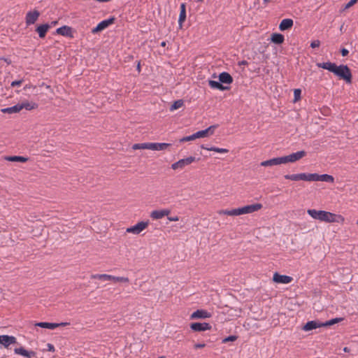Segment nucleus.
<instances>
[{
	"instance_id": "c85d7f7f",
	"label": "nucleus",
	"mask_w": 358,
	"mask_h": 358,
	"mask_svg": "<svg viewBox=\"0 0 358 358\" xmlns=\"http://www.w3.org/2000/svg\"><path fill=\"white\" fill-rule=\"evenodd\" d=\"M1 111L3 113H9V114L19 113L20 111V103H17L11 107L2 108L1 110Z\"/></svg>"
},
{
	"instance_id": "6e6d98bb",
	"label": "nucleus",
	"mask_w": 358,
	"mask_h": 358,
	"mask_svg": "<svg viewBox=\"0 0 358 358\" xmlns=\"http://www.w3.org/2000/svg\"><path fill=\"white\" fill-rule=\"evenodd\" d=\"M166 42H165V41H162V42L161 43V46H162V47H165V46H166Z\"/></svg>"
},
{
	"instance_id": "864d4df0",
	"label": "nucleus",
	"mask_w": 358,
	"mask_h": 358,
	"mask_svg": "<svg viewBox=\"0 0 358 358\" xmlns=\"http://www.w3.org/2000/svg\"><path fill=\"white\" fill-rule=\"evenodd\" d=\"M137 70L138 72L141 71V64H140V62H138V64H137Z\"/></svg>"
},
{
	"instance_id": "4be33fe9",
	"label": "nucleus",
	"mask_w": 358,
	"mask_h": 358,
	"mask_svg": "<svg viewBox=\"0 0 358 358\" xmlns=\"http://www.w3.org/2000/svg\"><path fill=\"white\" fill-rule=\"evenodd\" d=\"M171 145L170 143H150V150H164Z\"/></svg>"
},
{
	"instance_id": "37998d69",
	"label": "nucleus",
	"mask_w": 358,
	"mask_h": 358,
	"mask_svg": "<svg viewBox=\"0 0 358 358\" xmlns=\"http://www.w3.org/2000/svg\"><path fill=\"white\" fill-rule=\"evenodd\" d=\"M357 0H350L347 4H345L344 8L348 9L356 3Z\"/></svg>"
},
{
	"instance_id": "a18cd8bd",
	"label": "nucleus",
	"mask_w": 358,
	"mask_h": 358,
	"mask_svg": "<svg viewBox=\"0 0 358 358\" xmlns=\"http://www.w3.org/2000/svg\"><path fill=\"white\" fill-rule=\"evenodd\" d=\"M23 82V80H15L11 83L12 87L20 86Z\"/></svg>"
},
{
	"instance_id": "49530a36",
	"label": "nucleus",
	"mask_w": 358,
	"mask_h": 358,
	"mask_svg": "<svg viewBox=\"0 0 358 358\" xmlns=\"http://www.w3.org/2000/svg\"><path fill=\"white\" fill-rule=\"evenodd\" d=\"M47 348H48V350L50 352H55V350L54 345L51 343H48Z\"/></svg>"
},
{
	"instance_id": "423d86ee",
	"label": "nucleus",
	"mask_w": 358,
	"mask_h": 358,
	"mask_svg": "<svg viewBox=\"0 0 358 358\" xmlns=\"http://www.w3.org/2000/svg\"><path fill=\"white\" fill-rule=\"evenodd\" d=\"M149 224V221H141L138 222L134 226L130 227L127 229V233H131L134 234H139L143 230L146 229Z\"/></svg>"
},
{
	"instance_id": "5701e85b",
	"label": "nucleus",
	"mask_w": 358,
	"mask_h": 358,
	"mask_svg": "<svg viewBox=\"0 0 358 358\" xmlns=\"http://www.w3.org/2000/svg\"><path fill=\"white\" fill-rule=\"evenodd\" d=\"M50 27V24H43L38 26L36 31L38 32L39 37L43 38L45 36L47 31Z\"/></svg>"
},
{
	"instance_id": "f3484780",
	"label": "nucleus",
	"mask_w": 358,
	"mask_h": 358,
	"mask_svg": "<svg viewBox=\"0 0 358 358\" xmlns=\"http://www.w3.org/2000/svg\"><path fill=\"white\" fill-rule=\"evenodd\" d=\"M56 33L64 36H68L70 38L73 37L72 28L66 25L62 26L57 29Z\"/></svg>"
},
{
	"instance_id": "4468645a",
	"label": "nucleus",
	"mask_w": 358,
	"mask_h": 358,
	"mask_svg": "<svg viewBox=\"0 0 358 358\" xmlns=\"http://www.w3.org/2000/svg\"><path fill=\"white\" fill-rule=\"evenodd\" d=\"M306 155V152L304 150H301V151H298L296 152L292 153L289 155H287L285 157H286L287 163L288 162L293 163V162H295L301 159Z\"/></svg>"
},
{
	"instance_id": "8fccbe9b",
	"label": "nucleus",
	"mask_w": 358,
	"mask_h": 358,
	"mask_svg": "<svg viewBox=\"0 0 358 358\" xmlns=\"http://www.w3.org/2000/svg\"><path fill=\"white\" fill-rule=\"evenodd\" d=\"M168 220L169 221H172V222H176V221H178L179 220V217L178 216H174V217H168Z\"/></svg>"
},
{
	"instance_id": "13d9d810",
	"label": "nucleus",
	"mask_w": 358,
	"mask_h": 358,
	"mask_svg": "<svg viewBox=\"0 0 358 358\" xmlns=\"http://www.w3.org/2000/svg\"><path fill=\"white\" fill-rule=\"evenodd\" d=\"M268 0H264V3H266Z\"/></svg>"
},
{
	"instance_id": "dca6fc26",
	"label": "nucleus",
	"mask_w": 358,
	"mask_h": 358,
	"mask_svg": "<svg viewBox=\"0 0 358 358\" xmlns=\"http://www.w3.org/2000/svg\"><path fill=\"white\" fill-rule=\"evenodd\" d=\"M211 317V313L206 310L199 309L194 311L190 316L191 319H206Z\"/></svg>"
},
{
	"instance_id": "a211bd4d",
	"label": "nucleus",
	"mask_w": 358,
	"mask_h": 358,
	"mask_svg": "<svg viewBox=\"0 0 358 358\" xmlns=\"http://www.w3.org/2000/svg\"><path fill=\"white\" fill-rule=\"evenodd\" d=\"M15 354L21 355L27 358H31L32 357H36V352L34 351H27L24 348H18L14 350Z\"/></svg>"
},
{
	"instance_id": "20e7f679",
	"label": "nucleus",
	"mask_w": 358,
	"mask_h": 358,
	"mask_svg": "<svg viewBox=\"0 0 358 358\" xmlns=\"http://www.w3.org/2000/svg\"><path fill=\"white\" fill-rule=\"evenodd\" d=\"M91 278L92 279H99L101 280H113L114 282H129V280L127 277H116L111 275L108 274H92L91 275Z\"/></svg>"
},
{
	"instance_id": "473e14b6",
	"label": "nucleus",
	"mask_w": 358,
	"mask_h": 358,
	"mask_svg": "<svg viewBox=\"0 0 358 358\" xmlns=\"http://www.w3.org/2000/svg\"><path fill=\"white\" fill-rule=\"evenodd\" d=\"M133 150H150V143H135L132 145Z\"/></svg>"
},
{
	"instance_id": "6e6552de",
	"label": "nucleus",
	"mask_w": 358,
	"mask_h": 358,
	"mask_svg": "<svg viewBox=\"0 0 358 358\" xmlns=\"http://www.w3.org/2000/svg\"><path fill=\"white\" fill-rule=\"evenodd\" d=\"M310 181H324L327 182H334V178L332 176L328 174L319 175L317 173H310Z\"/></svg>"
},
{
	"instance_id": "3c124183",
	"label": "nucleus",
	"mask_w": 358,
	"mask_h": 358,
	"mask_svg": "<svg viewBox=\"0 0 358 358\" xmlns=\"http://www.w3.org/2000/svg\"><path fill=\"white\" fill-rule=\"evenodd\" d=\"M57 324V327H66L68 325H70L69 322H61V323H56Z\"/></svg>"
},
{
	"instance_id": "7ed1b4c3",
	"label": "nucleus",
	"mask_w": 358,
	"mask_h": 358,
	"mask_svg": "<svg viewBox=\"0 0 358 358\" xmlns=\"http://www.w3.org/2000/svg\"><path fill=\"white\" fill-rule=\"evenodd\" d=\"M333 73L339 77L341 79H343L346 81L347 83H352V73L350 69L347 65L341 64L340 66L336 65V68L334 70Z\"/></svg>"
},
{
	"instance_id": "f704fd0d",
	"label": "nucleus",
	"mask_w": 358,
	"mask_h": 358,
	"mask_svg": "<svg viewBox=\"0 0 358 358\" xmlns=\"http://www.w3.org/2000/svg\"><path fill=\"white\" fill-rule=\"evenodd\" d=\"M184 104V101L182 99H178L177 101H175L173 103L170 107V110L173 111L174 110L178 109L180 107H182Z\"/></svg>"
},
{
	"instance_id": "a878e982",
	"label": "nucleus",
	"mask_w": 358,
	"mask_h": 358,
	"mask_svg": "<svg viewBox=\"0 0 358 358\" xmlns=\"http://www.w3.org/2000/svg\"><path fill=\"white\" fill-rule=\"evenodd\" d=\"M186 19V8H185V3H182L180 5V12L178 19V24L180 27H181L182 25V23L185 22Z\"/></svg>"
},
{
	"instance_id": "6ab92c4d",
	"label": "nucleus",
	"mask_w": 358,
	"mask_h": 358,
	"mask_svg": "<svg viewBox=\"0 0 358 358\" xmlns=\"http://www.w3.org/2000/svg\"><path fill=\"white\" fill-rule=\"evenodd\" d=\"M219 80L222 83V85H229L233 83V78L229 73L222 72L219 75Z\"/></svg>"
},
{
	"instance_id": "1a4fd4ad",
	"label": "nucleus",
	"mask_w": 358,
	"mask_h": 358,
	"mask_svg": "<svg viewBox=\"0 0 358 358\" xmlns=\"http://www.w3.org/2000/svg\"><path fill=\"white\" fill-rule=\"evenodd\" d=\"M115 21V18L114 17H110L109 19H107V20H103L101 22H100L96 27H94V29H92V34H96L97 32H99L103 29H105L106 28H107L109 25L112 24Z\"/></svg>"
},
{
	"instance_id": "09e8293b",
	"label": "nucleus",
	"mask_w": 358,
	"mask_h": 358,
	"mask_svg": "<svg viewBox=\"0 0 358 358\" xmlns=\"http://www.w3.org/2000/svg\"><path fill=\"white\" fill-rule=\"evenodd\" d=\"M206 346V344L205 343H196L194 345V348L195 349H198V348H203Z\"/></svg>"
},
{
	"instance_id": "f8f14e48",
	"label": "nucleus",
	"mask_w": 358,
	"mask_h": 358,
	"mask_svg": "<svg viewBox=\"0 0 358 358\" xmlns=\"http://www.w3.org/2000/svg\"><path fill=\"white\" fill-rule=\"evenodd\" d=\"M190 328L194 331H203L206 330H210L212 327L209 323L207 322H194L190 324Z\"/></svg>"
},
{
	"instance_id": "72a5a7b5",
	"label": "nucleus",
	"mask_w": 358,
	"mask_h": 358,
	"mask_svg": "<svg viewBox=\"0 0 358 358\" xmlns=\"http://www.w3.org/2000/svg\"><path fill=\"white\" fill-rule=\"evenodd\" d=\"M271 160H272L273 166L280 165L282 164L287 163L285 156L273 158V159H271Z\"/></svg>"
},
{
	"instance_id": "2f4dec72",
	"label": "nucleus",
	"mask_w": 358,
	"mask_h": 358,
	"mask_svg": "<svg viewBox=\"0 0 358 358\" xmlns=\"http://www.w3.org/2000/svg\"><path fill=\"white\" fill-rule=\"evenodd\" d=\"M201 148L202 149H205V150H209V151H214V152H219V153H227V152H229V150L225 149V148H217V147H210V148H208V147H206L203 145H202L201 146Z\"/></svg>"
},
{
	"instance_id": "2eb2a0df",
	"label": "nucleus",
	"mask_w": 358,
	"mask_h": 358,
	"mask_svg": "<svg viewBox=\"0 0 358 358\" xmlns=\"http://www.w3.org/2000/svg\"><path fill=\"white\" fill-rule=\"evenodd\" d=\"M273 280L277 283L288 284L292 282V278L276 272L273 274Z\"/></svg>"
},
{
	"instance_id": "7c9ffc66",
	"label": "nucleus",
	"mask_w": 358,
	"mask_h": 358,
	"mask_svg": "<svg viewBox=\"0 0 358 358\" xmlns=\"http://www.w3.org/2000/svg\"><path fill=\"white\" fill-rule=\"evenodd\" d=\"M36 326L40 327L41 328H46L50 329H54L57 327V324L56 323H51V322H38L36 324Z\"/></svg>"
},
{
	"instance_id": "393cba45",
	"label": "nucleus",
	"mask_w": 358,
	"mask_h": 358,
	"mask_svg": "<svg viewBox=\"0 0 358 358\" xmlns=\"http://www.w3.org/2000/svg\"><path fill=\"white\" fill-rule=\"evenodd\" d=\"M38 108V104L34 102L24 101L20 103V110L25 108L27 110H31Z\"/></svg>"
},
{
	"instance_id": "c03bdc74",
	"label": "nucleus",
	"mask_w": 358,
	"mask_h": 358,
	"mask_svg": "<svg viewBox=\"0 0 358 358\" xmlns=\"http://www.w3.org/2000/svg\"><path fill=\"white\" fill-rule=\"evenodd\" d=\"M217 127L216 125H212V126H210L209 127H208L207 129H205V131H207V134L210 132V134H213V131H214V129Z\"/></svg>"
},
{
	"instance_id": "a19ab883",
	"label": "nucleus",
	"mask_w": 358,
	"mask_h": 358,
	"mask_svg": "<svg viewBox=\"0 0 358 358\" xmlns=\"http://www.w3.org/2000/svg\"><path fill=\"white\" fill-rule=\"evenodd\" d=\"M260 165L262 166H273L272 160L271 159L268 160L263 161L261 162Z\"/></svg>"
},
{
	"instance_id": "9b49d317",
	"label": "nucleus",
	"mask_w": 358,
	"mask_h": 358,
	"mask_svg": "<svg viewBox=\"0 0 358 358\" xmlns=\"http://www.w3.org/2000/svg\"><path fill=\"white\" fill-rule=\"evenodd\" d=\"M40 16L39 11L34 10L29 11L25 17V22L27 26L34 24Z\"/></svg>"
},
{
	"instance_id": "9d476101",
	"label": "nucleus",
	"mask_w": 358,
	"mask_h": 358,
	"mask_svg": "<svg viewBox=\"0 0 358 358\" xmlns=\"http://www.w3.org/2000/svg\"><path fill=\"white\" fill-rule=\"evenodd\" d=\"M15 343H17V339L15 336L8 335L0 336V344L4 348H8L10 345Z\"/></svg>"
},
{
	"instance_id": "c756f323",
	"label": "nucleus",
	"mask_w": 358,
	"mask_h": 358,
	"mask_svg": "<svg viewBox=\"0 0 358 358\" xmlns=\"http://www.w3.org/2000/svg\"><path fill=\"white\" fill-rule=\"evenodd\" d=\"M5 159L9 162H26L28 158L22 156H7Z\"/></svg>"
},
{
	"instance_id": "ddd939ff",
	"label": "nucleus",
	"mask_w": 358,
	"mask_h": 358,
	"mask_svg": "<svg viewBox=\"0 0 358 358\" xmlns=\"http://www.w3.org/2000/svg\"><path fill=\"white\" fill-rule=\"evenodd\" d=\"M171 213V210L168 208L162 210H155L151 212L150 217L153 220H159L164 216H168Z\"/></svg>"
},
{
	"instance_id": "58836bf2",
	"label": "nucleus",
	"mask_w": 358,
	"mask_h": 358,
	"mask_svg": "<svg viewBox=\"0 0 358 358\" xmlns=\"http://www.w3.org/2000/svg\"><path fill=\"white\" fill-rule=\"evenodd\" d=\"M237 338H238V336L231 335V336H229L226 337L225 338H224L222 340V343H227V342H229V341H235L237 340Z\"/></svg>"
},
{
	"instance_id": "f257e3e1",
	"label": "nucleus",
	"mask_w": 358,
	"mask_h": 358,
	"mask_svg": "<svg viewBox=\"0 0 358 358\" xmlns=\"http://www.w3.org/2000/svg\"><path fill=\"white\" fill-rule=\"evenodd\" d=\"M308 214L313 219L318 220L325 222H343L345 218L341 215H336L325 210H317L315 209H308Z\"/></svg>"
},
{
	"instance_id": "4c0bfd02",
	"label": "nucleus",
	"mask_w": 358,
	"mask_h": 358,
	"mask_svg": "<svg viewBox=\"0 0 358 358\" xmlns=\"http://www.w3.org/2000/svg\"><path fill=\"white\" fill-rule=\"evenodd\" d=\"M301 91L300 89H296L294 91V101L296 102L301 99Z\"/></svg>"
},
{
	"instance_id": "bf43d9fd",
	"label": "nucleus",
	"mask_w": 358,
	"mask_h": 358,
	"mask_svg": "<svg viewBox=\"0 0 358 358\" xmlns=\"http://www.w3.org/2000/svg\"><path fill=\"white\" fill-rule=\"evenodd\" d=\"M52 24H57V22H56V21H55V22H52Z\"/></svg>"
},
{
	"instance_id": "f03ea898",
	"label": "nucleus",
	"mask_w": 358,
	"mask_h": 358,
	"mask_svg": "<svg viewBox=\"0 0 358 358\" xmlns=\"http://www.w3.org/2000/svg\"><path fill=\"white\" fill-rule=\"evenodd\" d=\"M262 208V203H255L245 206L241 208H234L231 210H220L218 211L220 215H227L229 216H238L243 214H249L258 211Z\"/></svg>"
},
{
	"instance_id": "79ce46f5",
	"label": "nucleus",
	"mask_w": 358,
	"mask_h": 358,
	"mask_svg": "<svg viewBox=\"0 0 358 358\" xmlns=\"http://www.w3.org/2000/svg\"><path fill=\"white\" fill-rule=\"evenodd\" d=\"M320 45V41L319 40H315L310 43V47L312 48H318Z\"/></svg>"
},
{
	"instance_id": "de8ad7c7",
	"label": "nucleus",
	"mask_w": 358,
	"mask_h": 358,
	"mask_svg": "<svg viewBox=\"0 0 358 358\" xmlns=\"http://www.w3.org/2000/svg\"><path fill=\"white\" fill-rule=\"evenodd\" d=\"M341 53L343 57H345V56H347L348 55L349 51L347 49H345V48H342L341 50Z\"/></svg>"
},
{
	"instance_id": "603ef678",
	"label": "nucleus",
	"mask_w": 358,
	"mask_h": 358,
	"mask_svg": "<svg viewBox=\"0 0 358 358\" xmlns=\"http://www.w3.org/2000/svg\"><path fill=\"white\" fill-rule=\"evenodd\" d=\"M1 60H3L5 62H6L8 64H11V60L10 59H8V58H5V57H2L0 59Z\"/></svg>"
},
{
	"instance_id": "c9c22d12",
	"label": "nucleus",
	"mask_w": 358,
	"mask_h": 358,
	"mask_svg": "<svg viewBox=\"0 0 358 358\" xmlns=\"http://www.w3.org/2000/svg\"><path fill=\"white\" fill-rule=\"evenodd\" d=\"M342 320H343V317H336V318L331 319V320L326 322L325 323L322 324V326H331L336 323L341 322Z\"/></svg>"
},
{
	"instance_id": "cd10ccee",
	"label": "nucleus",
	"mask_w": 358,
	"mask_h": 358,
	"mask_svg": "<svg viewBox=\"0 0 358 358\" xmlns=\"http://www.w3.org/2000/svg\"><path fill=\"white\" fill-rule=\"evenodd\" d=\"M322 326V324H319L315 321H310L308 322L304 326H303V330L308 331L313 329H315L317 327H320Z\"/></svg>"
},
{
	"instance_id": "e433bc0d",
	"label": "nucleus",
	"mask_w": 358,
	"mask_h": 358,
	"mask_svg": "<svg viewBox=\"0 0 358 358\" xmlns=\"http://www.w3.org/2000/svg\"><path fill=\"white\" fill-rule=\"evenodd\" d=\"M206 136H207V131H205V129L199 131L194 134V137H195V139L198 138H203V137H206Z\"/></svg>"
},
{
	"instance_id": "4d7b16f0",
	"label": "nucleus",
	"mask_w": 358,
	"mask_h": 358,
	"mask_svg": "<svg viewBox=\"0 0 358 358\" xmlns=\"http://www.w3.org/2000/svg\"><path fill=\"white\" fill-rule=\"evenodd\" d=\"M343 350H344L345 352H349V349H348V348H347V347H345V348H344V349H343Z\"/></svg>"
},
{
	"instance_id": "b1692460",
	"label": "nucleus",
	"mask_w": 358,
	"mask_h": 358,
	"mask_svg": "<svg viewBox=\"0 0 358 358\" xmlns=\"http://www.w3.org/2000/svg\"><path fill=\"white\" fill-rule=\"evenodd\" d=\"M336 64L335 63H332L331 62L317 63V66L319 68L327 69V70H328V71H329L330 72H332V73H333L334 70L336 68Z\"/></svg>"
},
{
	"instance_id": "aec40b11",
	"label": "nucleus",
	"mask_w": 358,
	"mask_h": 358,
	"mask_svg": "<svg viewBox=\"0 0 358 358\" xmlns=\"http://www.w3.org/2000/svg\"><path fill=\"white\" fill-rule=\"evenodd\" d=\"M208 85L211 88L217 89L221 91L229 90V87L223 85L220 80L215 81V80H210L208 81Z\"/></svg>"
},
{
	"instance_id": "412c9836",
	"label": "nucleus",
	"mask_w": 358,
	"mask_h": 358,
	"mask_svg": "<svg viewBox=\"0 0 358 358\" xmlns=\"http://www.w3.org/2000/svg\"><path fill=\"white\" fill-rule=\"evenodd\" d=\"M293 24L294 22L292 19L286 18L281 21L279 25V29L280 31H285L291 29Z\"/></svg>"
},
{
	"instance_id": "5fc2aeb1",
	"label": "nucleus",
	"mask_w": 358,
	"mask_h": 358,
	"mask_svg": "<svg viewBox=\"0 0 358 358\" xmlns=\"http://www.w3.org/2000/svg\"><path fill=\"white\" fill-rule=\"evenodd\" d=\"M240 64H242V65H246V64H248V62H247V61H245V60H243V61L240 63Z\"/></svg>"
},
{
	"instance_id": "ea45409f",
	"label": "nucleus",
	"mask_w": 358,
	"mask_h": 358,
	"mask_svg": "<svg viewBox=\"0 0 358 358\" xmlns=\"http://www.w3.org/2000/svg\"><path fill=\"white\" fill-rule=\"evenodd\" d=\"M193 140H195V137H194V134L192 135L183 137L182 138H181L180 140V142H186V141H193Z\"/></svg>"
},
{
	"instance_id": "bb28decb",
	"label": "nucleus",
	"mask_w": 358,
	"mask_h": 358,
	"mask_svg": "<svg viewBox=\"0 0 358 358\" xmlns=\"http://www.w3.org/2000/svg\"><path fill=\"white\" fill-rule=\"evenodd\" d=\"M271 41L275 44L280 45L284 42V36L281 34L274 33L271 35Z\"/></svg>"
},
{
	"instance_id": "680f3d73",
	"label": "nucleus",
	"mask_w": 358,
	"mask_h": 358,
	"mask_svg": "<svg viewBox=\"0 0 358 358\" xmlns=\"http://www.w3.org/2000/svg\"><path fill=\"white\" fill-rule=\"evenodd\" d=\"M357 224H358V220H357Z\"/></svg>"
},
{
	"instance_id": "39448f33",
	"label": "nucleus",
	"mask_w": 358,
	"mask_h": 358,
	"mask_svg": "<svg viewBox=\"0 0 358 358\" xmlns=\"http://www.w3.org/2000/svg\"><path fill=\"white\" fill-rule=\"evenodd\" d=\"M195 161H196V158L194 157L190 156V157H187L185 159H180L178 162L172 164L171 169H173V170H176V169H182L185 166H187V165L192 164V162H194Z\"/></svg>"
},
{
	"instance_id": "052dcab7",
	"label": "nucleus",
	"mask_w": 358,
	"mask_h": 358,
	"mask_svg": "<svg viewBox=\"0 0 358 358\" xmlns=\"http://www.w3.org/2000/svg\"><path fill=\"white\" fill-rule=\"evenodd\" d=\"M198 1H202L203 0H197Z\"/></svg>"
},
{
	"instance_id": "0eeeda50",
	"label": "nucleus",
	"mask_w": 358,
	"mask_h": 358,
	"mask_svg": "<svg viewBox=\"0 0 358 358\" xmlns=\"http://www.w3.org/2000/svg\"><path fill=\"white\" fill-rule=\"evenodd\" d=\"M310 173H301L291 175H285L284 178L287 180L298 181V180H304V181H310Z\"/></svg>"
}]
</instances>
